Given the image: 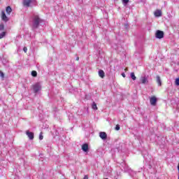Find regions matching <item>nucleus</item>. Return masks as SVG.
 <instances>
[{
  "mask_svg": "<svg viewBox=\"0 0 179 179\" xmlns=\"http://www.w3.org/2000/svg\"><path fill=\"white\" fill-rule=\"evenodd\" d=\"M41 22H43V20L40 18V16H38V15H34L32 25L33 29H37V27L40 26V23H41Z\"/></svg>",
  "mask_w": 179,
  "mask_h": 179,
  "instance_id": "nucleus-1",
  "label": "nucleus"
},
{
  "mask_svg": "<svg viewBox=\"0 0 179 179\" xmlns=\"http://www.w3.org/2000/svg\"><path fill=\"white\" fill-rule=\"evenodd\" d=\"M33 89L35 93L40 92V90H41V85H40V83H38L34 85Z\"/></svg>",
  "mask_w": 179,
  "mask_h": 179,
  "instance_id": "nucleus-2",
  "label": "nucleus"
},
{
  "mask_svg": "<svg viewBox=\"0 0 179 179\" xmlns=\"http://www.w3.org/2000/svg\"><path fill=\"white\" fill-rule=\"evenodd\" d=\"M155 37L157 38H163L164 37V32L163 31L157 30L155 34Z\"/></svg>",
  "mask_w": 179,
  "mask_h": 179,
  "instance_id": "nucleus-3",
  "label": "nucleus"
},
{
  "mask_svg": "<svg viewBox=\"0 0 179 179\" xmlns=\"http://www.w3.org/2000/svg\"><path fill=\"white\" fill-rule=\"evenodd\" d=\"M150 103L151 106H156L157 103V98L155 96H152L150 98Z\"/></svg>",
  "mask_w": 179,
  "mask_h": 179,
  "instance_id": "nucleus-4",
  "label": "nucleus"
},
{
  "mask_svg": "<svg viewBox=\"0 0 179 179\" xmlns=\"http://www.w3.org/2000/svg\"><path fill=\"white\" fill-rule=\"evenodd\" d=\"M26 134L31 141H33V139H34V133L27 131Z\"/></svg>",
  "mask_w": 179,
  "mask_h": 179,
  "instance_id": "nucleus-5",
  "label": "nucleus"
},
{
  "mask_svg": "<svg viewBox=\"0 0 179 179\" xmlns=\"http://www.w3.org/2000/svg\"><path fill=\"white\" fill-rule=\"evenodd\" d=\"M99 137L101 139H103V141H106V139H107V134L104 131H101L99 133Z\"/></svg>",
  "mask_w": 179,
  "mask_h": 179,
  "instance_id": "nucleus-6",
  "label": "nucleus"
},
{
  "mask_svg": "<svg viewBox=\"0 0 179 179\" xmlns=\"http://www.w3.org/2000/svg\"><path fill=\"white\" fill-rule=\"evenodd\" d=\"M1 19L3 20V22H8L9 20L4 11L1 12Z\"/></svg>",
  "mask_w": 179,
  "mask_h": 179,
  "instance_id": "nucleus-7",
  "label": "nucleus"
},
{
  "mask_svg": "<svg viewBox=\"0 0 179 179\" xmlns=\"http://www.w3.org/2000/svg\"><path fill=\"white\" fill-rule=\"evenodd\" d=\"M82 150H83V152H88L89 150V144L87 143H85L82 145Z\"/></svg>",
  "mask_w": 179,
  "mask_h": 179,
  "instance_id": "nucleus-8",
  "label": "nucleus"
},
{
  "mask_svg": "<svg viewBox=\"0 0 179 179\" xmlns=\"http://www.w3.org/2000/svg\"><path fill=\"white\" fill-rule=\"evenodd\" d=\"M30 3H31V0H23L24 6L29 8V6H30Z\"/></svg>",
  "mask_w": 179,
  "mask_h": 179,
  "instance_id": "nucleus-9",
  "label": "nucleus"
},
{
  "mask_svg": "<svg viewBox=\"0 0 179 179\" xmlns=\"http://www.w3.org/2000/svg\"><path fill=\"white\" fill-rule=\"evenodd\" d=\"M154 15L156 17H160L162 16V10H156Z\"/></svg>",
  "mask_w": 179,
  "mask_h": 179,
  "instance_id": "nucleus-10",
  "label": "nucleus"
},
{
  "mask_svg": "<svg viewBox=\"0 0 179 179\" xmlns=\"http://www.w3.org/2000/svg\"><path fill=\"white\" fill-rule=\"evenodd\" d=\"M99 76H100V78H101L103 79L104 78V76H106V73H104V71L99 70Z\"/></svg>",
  "mask_w": 179,
  "mask_h": 179,
  "instance_id": "nucleus-11",
  "label": "nucleus"
},
{
  "mask_svg": "<svg viewBox=\"0 0 179 179\" xmlns=\"http://www.w3.org/2000/svg\"><path fill=\"white\" fill-rule=\"evenodd\" d=\"M141 81L143 83V85H145V83H149V81L148 80V78L146 77L141 78Z\"/></svg>",
  "mask_w": 179,
  "mask_h": 179,
  "instance_id": "nucleus-12",
  "label": "nucleus"
},
{
  "mask_svg": "<svg viewBox=\"0 0 179 179\" xmlns=\"http://www.w3.org/2000/svg\"><path fill=\"white\" fill-rule=\"evenodd\" d=\"M6 11L8 15H10V13L12 12V8H10V6H7L6 8Z\"/></svg>",
  "mask_w": 179,
  "mask_h": 179,
  "instance_id": "nucleus-13",
  "label": "nucleus"
},
{
  "mask_svg": "<svg viewBox=\"0 0 179 179\" xmlns=\"http://www.w3.org/2000/svg\"><path fill=\"white\" fill-rule=\"evenodd\" d=\"M157 83L159 86H162V80L160 79V76H157Z\"/></svg>",
  "mask_w": 179,
  "mask_h": 179,
  "instance_id": "nucleus-14",
  "label": "nucleus"
},
{
  "mask_svg": "<svg viewBox=\"0 0 179 179\" xmlns=\"http://www.w3.org/2000/svg\"><path fill=\"white\" fill-rule=\"evenodd\" d=\"M92 108L93 110H98L99 108H97V104L96 103V102H93L92 103Z\"/></svg>",
  "mask_w": 179,
  "mask_h": 179,
  "instance_id": "nucleus-15",
  "label": "nucleus"
},
{
  "mask_svg": "<svg viewBox=\"0 0 179 179\" xmlns=\"http://www.w3.org/2000/svg\"><path fill=\"white\" fill-rule=\"evenodd\" d=\"M131 78L132 80H136V76H135V73H131Z\"/></svg>",
  "mask_w": 179,
  "mask_h": 179,
  "instance_id": "nucleus-16",
  "label": "nucleus"
},
{
  "mask_svg": "<svg viewBox=\"0 0 179 179\" xmlns=\"http://www.w3.org/2000/svg\"><path fill=\"white\" fill-rule=\"evenodd\" d=\"M31 76H33L34 78H36L37 77V71H31Z\"/></svg>",
  "mask_w": 179,
  "mask_h": 179,
  "instance_id": "nucleus-17",
  "label": "nucleus"
},
{
  "mask_svg": "<svg viewBox=\"0 0 179 179\" xmlns=\"http://www.w3.org/2000/svg\"><path fill=\"white\" fill-rule=\"evenodd\" d=\"M4 29H5V26L3 25V24H0V31H2Z\"/></svg>",
  "mask_w": 179,
  "mask_h": 179,
  "instance_id": "nucleus-18",
  "label": "nucleus"
},
{
  "mask_svg": "<svg viewBox=\"0 0 179 179\" xmlns=\"http://www.w3.org/2000/svg\"><path fill=\"white\" fill-rule=\"evenodd\" d=\"M6 35V32L3 31L1 34H0V38H3V36Z\"/></svg>",
  "mask_w": 179,
  "mask_h": 179,
  "instance_id": "nucleus-19",
  "label": "nucleus"
},
{
  "mask_svg": "<svg viewBox=\"0 0 179 179\" xmlns=\"http://www.w3.org/2000/svg\"><path fill=\"white\" fill-rule=\"evenodd\" d=\"M0 78H2V79L5 78V74L3 73V72L1 71H0Z\"/></svg>",
  "mask_w": 179,
  "mask_h": 179,
  "instance_id": "nucleus-20",
  "label": "nucleus"
},
{
  "mask_svg": "<svg viewBox=\"0 0 179 179\" xmlns=\"http://www.w3.org/2000/svg\"><path fill=\"white\" fill-rule=\"evenodd\" d=\"M44 138V136H43V132H41L40 133V135H39V139L40 141H43V138Z\"/></svg>",
  "mask_w": 179,
  "mask_h": 179,
  "instance_id": "nucleus-21",
  "label": "nucleus"
},
{
  "mask_svg": "<svg viewBox=\"0 0 179 179\" xmlns=\"http://www.w3.org/2000/svg\"><path fill=\"white\" fill-rule=\"evenodd\" d=\"M175 85H176V86H179V78H176L175 80Z\"/></svg>",
  "mask_w": 179,
  "mask_h": 179,
  "instance_id": "nucleus-22",
  "label": "nucleus"
},
{
  "mask_svg": "<svg viewBox=\"0 0 179 179\" xmlns=\"http://www.w3.org/2000/svg\"><path fill=\"white\" fill-rule=\"evenodd\" d=\"M115 130L116 131H120V126L119 124H117L116 127H115Z\"/></svg>",
  "mask_w": 179,
  "mask_h": 179,
  "instance_id": "nucleus-23",
  "label": "nucleus"
},
{
  "mask_svg": "<svg viewBox=\"0 0 179 179\" xmlns=\"http://www.w3.org/2000/svg\"><path fill=\"white\" fill-rule=\"evenodd\" d=\"M122 2L127 4L128 2H129V0H122Z\"/></svg>",
  "mask_w": 179,
  "mask_h": 179,
  "instance_id": "nucleus-24",
  "label": "nucleus"
},
{
  "mask_svg": "<svg viewBox=\"0 0 179 179\" xmlns=\"http://www.w3.org/2000/svg\"><path fill=\"white\" fill-rule=\"evenodd\" d=\"M23 51L24 52H27V47H24Z\"/></svg>",
  "mask_w": 179,
  "mask_h": 179,
  "instance_id": "nucleus-25",
  "label": "nucleus"
},
{
  "mask_svg": "<svg viewBox=\"0 0 179 179\" xmlns=\"http://www.w3.org/2000/svg\"><path fill=\"white\" fill-rule=\"evenodd\" d=\"M84 179H89V176H88L87 175H85V176H84Z\"/></svg>",
  "mask_w": 179,
  "mask_h": 179,
  "instance_id": "nucleus-26",
  "label": "nucleus"
},
{
  "mask_svg": "<svg viewBox=\"0 0 179 179\" xmlns=\"http://www.w3.org/2000/svg\"><path fill=\"white\" fill-rule=\"evenodd\" d=\"M122 78H125V76H125V73H122Z\"/></svg>",
  "mask_w": 179,
  "mask_h": 179,
  "instance_id": "nucleus-27",
  "label": "nucleus"
},
{
  "mask_svg": "<svg viewBox=\"0 0 179 179\" xmlns=\"http://www.w3.org/2000/svg\"><path fill=\"white\" fill-rule=\"evenodd\" d=\"M125 72H128V68L124 69Z\"/></svg>",
  "mask_w": 179,
  "mask_h": 179,
  "instance_id": "nucleus-28",
  "label": "nucleus"
},
{
  "mask_svg": "<svg viewBox=\"0 0 179 179\" xmlns=\"http://www.w3.org/2000/svg\"><path fill=\"white\" fill-rule=\"evenodd\" d=\"M76 61H79V57H76Z\"/></svg>",
  "mask_w": 179,
  "mask_h": 179,
  "instance_id": "nucleus-29",
  "label": "nucleus"
},
{
  "mask_svg": "<svg viewBox=\"0 0 179 179\" xmlns=\"http://www.w3.org/2000/svg\"><path fill=\"white\" fill-rule=\"evenodd\" d=\"M178 170L179 171V164H178Z\"/></svg>",
  "mask_w": 179,
  "mask_h": 179,
  "instance_id": "nucleus-30",
  "label": "nucleus"
},
{
  "mask_svg": "<svg viewBox=\"0 0 179 179\" xmlns=\"http://www.w3.org/2000/svg\"><path fill=\"white\" fill-rule=\"evenodd\" d=\"M105 179H108V178H105Z\"/></svg>",
  "mask_w": 179,
  "mask_h": 179,
  "instance_id": "nucleus-31",
  "label": "nucleus"
}]
</instances>
